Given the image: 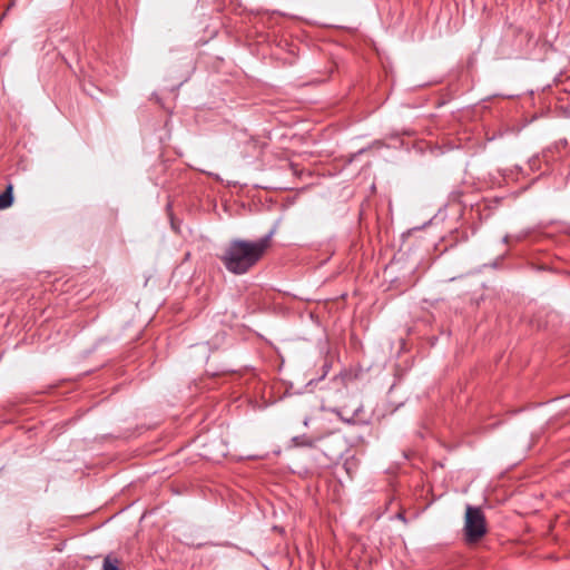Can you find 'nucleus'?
<instances>
[{"label": "nucleus", "mask_w": 570, "mask_h": 570, "mask_svg": "<svg viewBox=\"0 0 570 570\" xmlns=\"http://www.w3.org/2000/svg\"><path fill=\"white\" fill-rule=\"evenodd\" d=\"M293 442L296 446H314L315 444V441L312 440V439H308V438H304V436H295L293 439Z\"/></svg>", "instance_id": "nucleus-5"}, {"label": "nucleus", "mask_w": 570, "mask_h": 570, "mask_svg": "<svg viewBox=\"0 0 570 570\" xmlns=\"http://www.w3.org/2000/svg\"><path fill=\"white\" fill-rule=\"evenodd\" d=\"M487 533L485 517L480 508L466 505L464 535L468 543H476Z\"/></svg>", "instance_id": "nucleus-2"}, {"label": "nucleus", "mask_w": 570, "mask_h": 570, "mask_svg": "<svg viewBox=\"0 0 570 570\" xmlns=\"http://www.w3.org/2000/svg\"><path fill=\"white\" fill-rule=\"evenodd\" d=\"M119 567H120V560L112 554H108L104 559L101 570H120Z\"/></svg>", "instance_id": "nucleus-3"}, {"label": "nucleus", "mask_w": 570, "mask_h": 570, "mask_svg": "<svg viewBox=\"0 0 570 570\" xmlns=\"http://www.w3.org/2000/svg\"><path fill=\"white\" fill-rule=\"evenodd\" d=\"M12 202V186L9 185L7 189L2 194H0V209L8 208L9 206H11Z\"/></svg>", "instance_id": "nucleus-4"}, {"label": "nucleus", "mask_w": 570, "mask_h": 570, "mask_svg": "<svg viewBox=\"0 0 570 570\" xmlns=\"http://www.w3.org/2000/svg\"><path fill=\"white\" fill-rule=\"evenodd\" d=\"M272 237L273 232L256 240L233 239L219 259L229 273L243 275L263 258L271 247Z\"/></svg>", "instance_id": "nucleus-1"}, {"label": "nucleus", "mask_w": 570, "mask_h": 570, "mask_svg": "<svg viewBox=\"0 0 570 570\" xmlns=\"http://www.w3.org/2000/svg\"><path fill=\"white\" fill-rule=\"evenodd\" d=\"M358 411H360V407H357V410H355V412L353 413L352 416L346 417V416L342 415V419L346 422H356V415H357Z\"/></svg>", "instance_id": "nucleus-6"}]
</instances>
